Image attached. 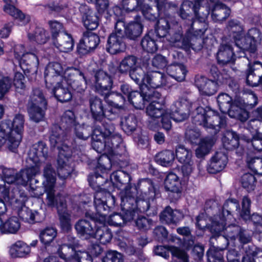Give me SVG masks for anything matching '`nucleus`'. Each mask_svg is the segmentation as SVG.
<instances>
[{
	"instance_id": "obj_53",
	"label": "nucleus",
	"mask_w": 262,
	"mask_h": 262,
	"mask_svg": "<svg viewBox=\"0 0 262 262\" xmlns=\"http://www.w3.org/2000/svg\"><path fill=\"white\" fill-rule=\"evenodd\" d=\"M148 72L146 68L141 66L139 64L136 68H134L128 74L130 78L137 84H139V86L141 84H144L149 88L145 82V79H146Z\"/></svg>"
},
{
	"instance_id": "obj_31",
	"label": "nucleus",
	"mask_w": 262,
	"mask_h": 262,
	"mask_svg": "<svg viewBox=\"0 0 262 262\" xmlns=\"http://www.w3.org/2000/svg\"><path fill=\"white\" fill-rule=\"evenodd\" d=\"M155 3L156 12L154 11L152 6H150L149 9L145 10V13L144 12H141L144 18L152 21H158L161 18H163L169 21L168 18L170 16V14L168 13L167 8V3L166 0H155Z\"/></svg>"
},
{
	"instance_id": "obj_10",
	"label": "nucleus",
	"mask_w": 262,
	"mask_h": 262,
	"mask_svg": "<svg viewBox=\"0 0 262 262\" xmlns=\"http://www.w3.org/2000/svg\"><path fill=\"white\" fill-rule=\"evenodd\" d=\"M249 97L253 100L252 103L246 102L245 99L240 96H234L230 111L227 112L231 118L241 122H245L249 119V110H252L258 103V98L253 93L249 94Z\"/></svg>"
},
{
	"instance_id": "obj_18",
	"label": "nucleus",
	"mask_w": 262,
	"mask_h": 262,
	"mask_svg": "<svg viewBox=\"0 0 262 262\" xmlns=\"http://www.w3.org/2000/svg\"><path fill=\"white\" fill-rule=\"evenodd\" d=\"M101 127L103 130V139L106 140L107 146V155L113 157L121 156L119 152V148L122 144L123 139L121 135L114 134V126L111 122L101 123Z\"/></svg>"
},
{
	"instance_id": "obj_35",
	"label": "nucleus",
	"mask_w": 262,
	"mask_h": 262,
	"mask_svg": "<svg viewBox=\"0 0 262 262\" xmlns=\"http://www.w3.org/2000/svg\"><path fill=\"white\" fill-rule=\"evenodd\" d=\"M185 217L183 211L180 209L173 210L169 205L166 206L159 214L160 222L168 225H177Z\"/></svg>"
},
{
	"instance_id": "obj_15",
	"label": "nucleus",
	"mask_w": 262,
	"mask_h": 262,
	"mask_svg": "<svg viewBox=\"0 0 262 262\" xmlns=\"http://www.w3.org/2000/svg\"><path fill=\"white\" fill-rule=\"evenodd\" d=\"M102 220L94 213H85V218L79 219L74 227L77 235L81 238L88 239L93 238L98 224H101Z\"/></svg>"
},
{
	"instance_id": "obj_11",
	"label": "nucleus",
	"mask_w": 262,
	"mask_h": 262,
	"mask_svg": "<svg viewBox=\"0 0 262 262\" xmlns=\"http://www.w3.org/2000/svg\"><path fill=\"white\" fill-rule=\"evenodd\" d=\"M234 43L241 51L244 55H241L240 57H245V51H249L254 53L257 50V46L260 42L262 39V33L260 30L253 27L249 29L247 33L241 36L239 32L234 36Z\"/></svg>"
},
{
	"instance_id": "obj_46",
	"label": "nucleus",
	"mask_w": 262,
	"mask_h": 262,
	"mask_svg": "<svg viewBox=\"0 0 262 262\" xmlns=\"http://www.w3.org/2000/svg\"><path fill=\"white\" fill-rule=\"evenodd\" d=\"M138 123V117L134 113L128 114L120 119L122 129L127 135H132L137 129Z\"/></svg>"
},
{
	"instance_id": "obj_32",
	"label": "nucleus",
	"mask_w": 262,
	"mask_h": 262,
	"mask_svg": "<svg viewBox=\"0 0 262 262\" xmlns=\"http://www.w3.org/2000/svg\"><path fill=\"white\" fill-rule=\"evenodd\" d=\"M96 92L101 96L108 93L112 89L113 79L111 76L102 70H97L95 74Z\"/></svg>"
},
{
	"instance_id": "obj_1",
	"label": "nucleus",
	"mask_w": 262,
	"mask_h": 262,
	"mask_svg": "<svg viewBox=\"0 0 262 262\" xmlns=\"http://www.w3.org/2000/svg\"><path fill=\"white\" fill-rule=\"evenodd\" d=\"M108 162L106 157H101L98 166L88 177L89 186L94 191V206L97 214L101 216H107L116 203L115 196L106 188L102 187L108 181L105 172L106 163Z\"/></svg>"
},
{
	"instance_id": "obj_64",
	"label": "nucleus",
	"mask_w": 262,
	"mask_h": 262,
	"mask_svg": "<svg viewBox=\"0 0 262 262\" xmlns=\"http://www.w3.org/2000/svg\"><path fill=\"white\" fill-rule=\"evenodd\" d=\"M102 262H124L123 255L116 250H108L102 258Z\"/></svg>"
},
{
	"instance_id": "obj_28",
	"label": "nucleus",
	"mask_w": 262,
	"mask_h": 262,
	"mask_svg": "<svg viewBox=\"0 0 262 262\" xmlns=\"http://www.w3.org/2000/svg\"><path fill=\"white\" fill-rule=\"evenodd\" d=\"M124 28L123 35L128 40L136 41L138 40L143 32L144 25L141 16L137 15L134 20L125 24L123 21V25H119Z\"/></svg>"
},
{
	"instance_id": "obj_39",
	"label": "nucleus",
	"mask_w": 262,
	"mask_h": 262,
	"mask_svg": "<svg viewBox=\"0 0 262 262\" xmlns=\"http://www.w3.org/2000/svg\"><path fill=\"white\" fill-rule=\"evenodd\" d=\"M13 1L15 3V0ZM14 4L8 3L6 4L4 7V11L12 16L19 25L24 26L27 25L30 21V16L15 8L13 6Z\"/></svg>"
},
{
	"instance_id": "obj_56",
	"label": "nucleus",
	"mask_w": 262,
	"mask_h": 262,
	"mask_svg": "<svg viewBox=\"0 0 262 262\" xmlns=\"http://www.w3.org/2000/svg\"><path fill=\"white\" fill-rule=\"evenodd\" d=\"M213 144V141L211 139L201 140L195 149L196 157L199 159H204L205 156L210 152Z\"/></svg>"
},
{
	"instance_id": "obj_21",
	"label": "nucleus",
	"mask_w": 262,
	"mask_h": 262,
	"mask_svg": "<svg viewBox=\"0 0 262 262\" xmlns=\"http://www.w3.org/2000/svg\"><path fill=\"white\" fill-rule=\"evenodd\" d=\"M223 231L227 241L237 239L241 245L244 246L251 243L252 241V235L250 232L238 225L231 224L225 227Z\"/></svg>"
},
{
	"instance_id": "obj_14",
	"label": "nucleus",
	"mask_w": 262,
	"mask_h": 262,
	"mask_svg": "<svg viewBox=\"0 0 262 262\" xmlns=\"http://www.w3.org/2000/svg\"><path fill=\"white\" fill-rule=\"evenodd\" d=\"M119 25H123V21L118 20L115 23L114 30L107 37L105 49L111 55L123 52L126 48V39L123 35V30Z\"/></svg>"
},
{
	"instance_id": "obj_47",
	"label": "nucleus",
	"mask_w": 262,
	"mask_h": 262,
	"mask_svg": "<svg viewBox=\"0 0 262 262\" xmlns=\"http://www.w3.org/2000/svg\"><path fill=\"white\" fill-rule=\"evenodd\" d=\"M112 237L113 233L111 230L102 220V224H98L93 238L97 239L101 244L106 245L111 242Z\"/></svg>"
},
{
	"instance_id": "obj_9",
	"label": "nucleus",
	"mask_w": 262,
	"mask_h": 262,
	"mask_svg": "<svg viewBox=\"0 0 262 262\" xmlns=\"http://www.w3.org/2000/svg\"><path fill=\"white\" fill-rule=\"evenodd\" d=\"M170 27L169 22L166 19H159L155 24V29L148 31L141 39L140 45L142 50L148 53H156L158 49V38L165 37Z\"/></svg>"
},
{
	"instance_id": "obj_59",
	"label": "nucleus",
	"mask_w": 262,
	"mask_h": 262,
	"mask_svg": "<svg viewBox=\"0 0 262 262\" xmlns=\"http://www.w3.org/2000/svg\"><path fill=\"white\" fill-rule=\"evenodd\" d=\"M174 155L175 158L180 163L192 160V151L190 149L186 148L183 145H179L177 146Z\"/></svg>"
},
{
	"instance_id": "obj_2",
	"label": "nucleus",
	"mask_w": 262,
	"mask_h": 262,
	"mask_svg": "<svg viewBox=\"0 0 262 262\" xmlns=\"http://www.w3.org/2000/svg\"><path fill=\"white\" fill-rule=\"evenodd\" d=\"M234 98L226 93H220L216 101L220 111L212 109L210 106L205 107L198 106L196 108L192 116V122L195 125H202L204 127L213 130V134H217L221 128L227 126V117L226 114L230 111V106Z\"/></svg>"
},
{
	"instance_id": "obj_34",
	"label": "nucleus",
	"mask_w": 262,
	"mask_h": 262,
	"mask_svg": "<svg viewBox=\"0 0 262 262\" xmlns=\"http://www.w3.org/2000/svg\"><path fill=\"white\" fill-rule=\"evenodd\" d=\"M62 68L57 62L50 63L46 67L45 71V80L47 88H51L53 84H59L63 79L61 74Z\"/></svg>"
},
{
	"instance_id": "obj_62",
	"label": "nucleus",
	"mask_w": 262,
	"mask_h": 262,
	"mask_svg": "<svg viewBox=\"0 0 262 262\" xmlns=\"http://www.w3.org/2000/svg\"><path fill=\"white\" fill-rule=\"evenodd\" d=\"M108 105L116 104H125V99L122 98L120 92L110 90L108 93L102 96Z\"/></svg>"
},
{
	"instance_id": "obj_36",
	"label": "nucleus",
	"mask_w": 262,
	"mask_h": 262,
	"mask_svg": "<svg viewBox=\"0 0 262 262\" xmlns=\"http://www.w3.org/2000/svg\"><path fill=\"white\" fill-rule=\"evenodd\" d=\"M211 14L212 20L215 23H222L230 16L231 9L223 3H217L211 5L207 11Z\"/></svg>"
},
{
	"instance_id": "obj_38",
	"label": "nucleus",
	"mask_w": 262,
	"mask_h": 262,
	"mask_svg": "<svg viewBox=\"0 0 262 262\" xmlns=\"http://www.w3.org/2000/svg\"><path fill=\"white\" fill-rule=\"evenodd\" d=\"M227 160V157L225 154L216 152L208 164V172L210 173L216 174L221 171L226 166Z\"/></svg>"
},
{
	"instance_id": "obj_5",
	"label": "nucleus",
	"mask_w": 262,
	"mask_h": 262,
	"mask_svg": "<svg viewBox=\"0 0 262 262\" xmlns=\"http://www.w3.org/2000/svg\"><path fill=\"white\" fill-rule=\"evenodd\" d=\"M24 121V116L18 114L13 121L5 120L0 124V147L6 144L10 151H16L22 138Z\"/></svg>"
},
{
	"instance_id": "obj_20",
	"label": "nucleus",
	"mask_w": 262,
	"mask_h": 262,
	"mask_svg": "<svg viewBox=\"0 0 262 262\" xmlns=\"http://www.w3.org/2000/svg\"><path fill=\"white\" fill-rule=\"evenodd\" d=\"M234 42L231 40L227 41L223 39L216 55L217 62L219 65L225 66L235 64L237 56L234 51Z\"/></svg>"
},
{
	"instance_id": "obj_22",
	"label": "nucleus",
	"mask_w": 262,
	"mask_h": 262,
	"mask_svg": "<svg viewBox=\"0 0 262 262\" xmlns=\"http://www.w3.org/2000/svg\"><path fill=\"white\" fill-rule=\"evenodd\" d=\"M100 42V37L98 34L92 31H84L77 45L76 52L80 56L87 55L93 51Z\"/></svg>"
},
{
	"instance_id": "obj_37",
	"label": "nucleus",
	"mask_w": 262,
	"mask_h": 262,
	"mask_svg": "<svg viewBox=\"0 0 262 262\" xmlns=\"http://www.w3.org/2000/svg\"><path fill=\"white\" fill-rule=\"evenodd\" d=\"M76 110H67V141L68 139V133L69 131L74 129V133L76 136L82 140H86L88 136H84L82 130H84L83 128L80 126L79 123L76 120V117L75 114V111Z\"/></svg>"
},
{
	"instance_id": "obj_50",
	"label": "nucleus",
	"mask_w": 262,
	"mask_h": 262,
	"mask_svg": "<svg viewBox=\"0 0 262 262\" xmlns=\"http://www.w3.org/2000/svg\"><path fill=\"white\" fill-rule=\"evenodd\" d=\"M154 159L157 164L164 167H169L172 164L175 155L173 150L166 149L157 154Z\"/></svg>"
},
{
	"instance_id": "obj_4",
	"label": "nucleus",
	"mask_w": 262,
	"mask_h": 262,
	"mask_svg": "<svg viewBox=\"0 0 262 262\" xmlns=\"http://www.w3.org/2000/svg\"><path fill=\"white\" fill-rule=\"evenodd\" d=\"M145 100H144L143 107L137 108L143 110L147 103L149 104L146 107V113L152 120L156 128H163L169 131L172 127L170 115L167 113L165 101L162 97L160 93L152 89L147 91Z\"/></svg>"
},
{
	"instance_id": "obj_54",
	"label": "nucleus",
	"mask_w": 262,
	"mask_h": 262,
	"mask_svg": "<svg viewBox=\"0 0 262 262\" xmlns=\"http://www.w3.org/2000/svg\"><path fill=\"white\" fill-rule=\"evenodd\" d=\"M221 210V206L218 202L214 199H209L206 201L204 205V211L206 214L209 216L211 221L210 224H208L205 227L208 229V226L212 225L213 218L220 213Z\"/></svg>"
},
{
	"instance_id": "obj_41",
	"label": "nucleus",
	"mask_w": 262,
	"mask_h": 262,
	"mask_svg": "<svg viewBox=\"0 0 262 262\" xmlns=\"http://www.w3.org/2000/svg\"><path fill=\"white\" fill-rule=\"evenodd\" d=\"M239 135L232 130H226L223 135L222 142L223 147L227 150H233L239 145Z\"/></svg>"
},
{
	"instance_id": "obj_8",
	"label": "nucleus",
	"mask_w": 262,
	"mask_h": 262,
	"mask_svg": "<svg viewBox=\"0 0 262 262\" xmlns=\"http://www.w3.org/2000/svg\"><path fill=\"white\" fill-rule=\"evenodd\" d=\"M241 209L239 201L236 199H227L221 206L220 213L213 217L212 225L208 226V230L211 234V237L220 236L227 226V219L230 216H232V213L237 210H238L239 213Z\"/></svg>"
},
{
	"instance_id": "obj_16",
	"label": "nucleus",
	"mask_w": 262,
	"mask_h": 262,
	"mask_svg": "<svg viewBox=\"0 0 262 262\" xmlns=\"http://www.w3.org/2000/svg\"><path fill=\"white\" fill-rule=\"evenodd\" d=\"M251 200L248 195L243 196L238 219L247 225H252L256 231L260 232V229H262V215L257 212L251 213Z\"/></svg>"
},
{
	"instance_id": "obj_30",
	"label": "nucleus",
	"mask_w": 262,
	"mask_h": 262,
	"mask_svg": "<svg viewBox=\"0 0 262 262\" xmlns=\"http://www.w3.org/2000/svg\"><path fill=\"white\" fill-rule=\"evenodd\" d=\"M81 150L76 145L69 146L67 144V179L75 178L77 175L75 167L81 161Z\"/></svg>"
},
{
	"instance_id": "obj_3",
	"label": "nucleus",
	"mask_w": 262,
	"mask_h": 262,
	"mask_svg": "<svg viewBox=\"0 0 262 262\" xmlns=\"http://www.w3.org/2000/svg\"><path fill=\"white\" fill-rule=\"evenodd\" d=\"M189 2H183L179 9L177 11V14L182 19L188 21L190 25L186 30L184 35L182 33H176L173 35V42L176 47L182 49L186 51L192 48L191 41L198 38H201L205 33L208 28V24L205 22L199 20L198 22L200 28L194 29L193 25L195 21L194 16L191 14V9Z\"/></svg>"
},
{
	"instance_id": "obj_33",
	"label": "nucleus",
	"mask_w": 262,
	"mask_h": 262,
	"mask_svg": "<svg viewBox=\"0 0 262 262\" xmlns=\"http://www.w3.org/2000/svg\"><path fill=\"white\" fill-rule=\"evenodd\" d=\"M107 179H108V173L107 171L105 172ZM109 179L108 181L105 184L109 183L112 184L114 187L117 188L119 190H124V194H125V189L128 185H133L130 183L132 180V177L130 174L122 170H117L112 172L109 176Z\"/></svg>"
},
{
	"instance_id": "obj_51",
	"label": "nucleus",
	"mask_w": 262,
	"mask_h": 262,
	"mask_svg": "<svg viewBox=\"0 0 262 262\" xmlns=\"http://www.w3.org/2000/svg\"><path fill=\"white\" fill-rule=\"evenodd\" d=\"M19 228L20 223L17 217H10L5 222L0 218V233H15Z\"/></svg>"
},
{
	"instance_id": "obj_12",
	"label": "nucleus",
	"mask_w": 262,
	"mask_h": 262,
	"mask_svg": "<svg viewBox=\"0 0 262 262\" xmlns=\"http://www.w3.org/2000/svg\"><path fill=\"white\" fill-rule=\"evenodd\" d=\"M221 73L215 64L211 66L209 70V76L212 79H209L201 76L195 79V84L203 95L210 96L215 94L218 88L221 86L218 79H221Z\"/></svg>"
},
{
	"instance_id": "obj_60",
	"label": "nucleus",
	"mask_w": 262,
	"mask_h": 262,
	"mask_svg": "<svg viewBox=\"0 0 262 262\" xmlns=\"http://www.w3.org/2000/svg\"><path fill=\"white\" fill-rule=\"evenodd\" d=\"M88 3L95 5L97 13L102 16L103 15L110 14V2L109 0H86Z\"/></svg>"
},
{
	"instance_id": "obj_43",
	"label": "nucleus",
	"mask_w": 262,
	"mask_h": 262,
	"mask_svg": "<svg viewBox=\"0 0 262 262\" xmlns=\"http://www.w3.org/2000/svg\"><path fill=\"white\" fill-rule=\"evenodd\" d=\"M145 82L149 89L156 90L157 88L166 85L167 77L163 73L152 71L151 72H148L146 79H145Z\"/></svg>"
},
{
	"instance_id": "obj_27",
	"label": "nucleus",
	"mask_w": 262,
	"mask_h": 262,
	"mask_svg": "<svg viewBox=\"0 0 262 262\" xmlns=\"http://www.w3.org/2000/svg\"><path fill=\"white\" fill-rule=\"evenodd\" d=\"M89 105L90 113L94 122L96 123H101L106 122L103 121L106 118V112L107 104L104 99H100L97 96H92L89 99Z\"/></svg>"
},
{
	"instance_id": "obj_55",
	"label": "nucleus",
	"mask_w": 262,
	"mask_h": 262,
	"mask_svg": "<svg viewBox=\"0 0 262 262\" xmlns=\"http://www.w3.org/2000/svg\"><path fill=\"white\" fill-rule=\"evenodd\" d=\"M245 255H244L241 262H254L255 257L262 254V248H259L252 244L248 245L245 248ZM232 262H241L239 260H233Z\"/></svg>"
},
{
	"instance_id": "obj_7",
	"label": "nucleus",
	"mask_w": 262,
	"mask_h": 262,
	"mask_svg": "<svg viewBox=\"0 0 262 262\" xmlns=\"http://www.w3.org/2000/svg\"><path fill=\"white\" fill-rule=\"evenodd\" d=\"M131 188L125 189V194L122 195L121 200L124 203V209L129 210V219L135 217L138 212H146L150 207V202H154L156 199H152L151 195H148L146 192L138 196V193L130 191Z\"/></svg>"
},
{
	"instance_id": "obj_45",
	"label": "nucleus",
	"mask_w": 262,
	"mask_h": 262,
	"mask_svg": "<svg viewBox=\"0 0 262 262\" xmlns=\"http://www.w3.org/2000/svg\"><path fill=\"white\" fill-rule=\"evenodd\" d=\"M124 203L121 200V213L114 212L109 215L107 223L110 226L114 227H120L121 225L127 222L133 221V219H129L127 215H129V210L124 209Z\"/></svg>"
},
{
	"instance_id": "obj_63",
	"label": "nucleus",
	"mask_w": 262,
	"mask_h": 262,
	"mask_svg": "<svg viewBox=\"0 0 262 262\" xmlns=\"http://www.w3.org/2000/svg\"><path fill=\"white\" fill-rule=\"evenodd\" d=\"M170 251L172 256V261L189 262L188 254L185 250L179 247L171 246Z\"/></svg>"
},
{
	"instance_id": "obj_42",
	"label": "nucleus",
	"mask_w": 262,
	"mask_h": 262,
	"mask_svg": "<svg viewBox=\"0 0 262 262\" xmlns=\"http://www.w3.org/2000/svg\"><path fill=\"white\" fill-rule=\"evenodd\" d=\"M154 237L156 241L162 244L175 243L180 238L176 235L169 234L168 230L163 226H158L154 230Z\"/></svg>"
},
{
	"instance_id": "obj_49",
	"label": "nucleus",
	"mask_w": 262,
	"mask_h": 262,
	"mask_svg": "<svg viewBox=\"0 0 262 262\" xmlns=\"http://www.w3.org/2000/svg\"><path fill=\"white\" fill-rule=\"evenodd\" d=\"M100 16L92 9L86 10L82 16V20L86 31L95 30L99 26Z\"/></svg>"
},
{
	"instance_id": "obj_29",
	"label": "nucleus",
	"mask_w": 262,
	"mask_h": 262,
	"mask_svg": "<svg viewBox=\"0 0 262 262\" xmlns=\"http://www.w3.org/2000/svg\"><path fill=\"white\" fill-rule=\"evenodd\" d=\"M131 188L130 191L135 193L141 192V194H144L143 191L147 189L146 192L148 195H151L152 199H157L161 196L160 190L155 185L153 181L149 178H142L138 180L137 183L133 184V185H129L127 186Z\"/></svg>"
},
{
	"instance_id": "obj_48",
	"label": "nucleus",
	"mask_w": 262,
	"mask_h": 262,
	"mask_svg": "<svg viewBox=\"0 0 262 262\" xmlns=\"http://www.w3.org/2000/svg\"><path fill=\"white\" fill-rule=\"evenodd\" d=\"M138 58L133 55H127L125 56L120 62L117 69L119 72L122 74H127L134 68H136L138 63Z\"/></svg>"
},
{
	"instance_id": "obj_13",
	"label": "nucleus",
	"mask_w": 262,
	"mask_h": 262,
	"mask_svg": "<svg viewBox=\"0 0 262 262\" xmlns=\"http://www.w3.org/2000/svg\"><path fill=\"white\" fill-rule=\"evenodd\" d=\"M149 88L145 84H141L139 90L133 89L132 86L127 83H123L120 86V93L123 98L125 99V102H128L135 108H141L143 106L144 100L147 95V91Z\"/></svg>"
},
{
	"instance_id": "obj_25",
	"label": "nucleus",
	"mask_w": 262,
	"mask_h": 262,
	"mask_svg": "<svg viewBox=\"0 0 262 262\" xmlns=\"http://www.w3.org/2000/svg\"><path fill=\"white\" fill-rule=\"evenodd\" d=\"M80 86L78 80L72 78L70 73L68 74L67 76V95H69V97L67 98V103L72 105L70 110H76V107L82 103Z\"/></svg>"
},
{
	"instance_id": "obj_61",
	"label": "nucleus",
	"mask_w": 262,
	"mask_h": 262,
	"mask_svg": "<svg viewBox=\"0 0 262 262\" xmlns=\"http://www.w3.org/2000/svg\"><path fill=\"white\" fill-rule=\"evenodd\" d=\"M244 137V139L251 145L255 151H262V133L257 131L251 138L246 136Z\"/></svg>"
},
{
	"instance_id": "obj_52",
	"label": "nucleus",
	"mask_w": 262,
	"mask_h": 262,
	"mask_svg": "<svg viewBox=\"0 0 262 262\" xmlns=\"http://www.w3.org/2000/svg\"><path fill=\"white\" fill-rule=\"evenodd\" d=\"M30 252V248L25 243L17 241L13 244L9 249V254L12 258L23 257Z\"/></svg>"
},
{
	"instance_id": "obj_17",
	"label": "nucleus",
	"mask_w": 262,
	"mask_h": 262,
	"mask_svg": "<svg viewBox=\"0 0 262 262\" xmlns=\"http://www.w3.org/2000/svg\"><path fill=\"white\" fill-rule=\"evenodd\" d=\"M46 104V101L41 91L38 89L34 90L28 103V112L30 119L35 122L42 120Z\"/></svg>"
},
{
	"instance_id": "obj_40",
	"label": "nucleus",
	"mask_w": 262,
	"mask_h": 262,
	"mask_svg": "<svg viewBox=\"0 0 262 262\" xmlns=\"http://www.w3.org/2000/svg\"><path fill=\"white\" fill-rule=\"evenodd\" d=\"M166 72L169 76L179 82L185 79L188 72L186 67L182 63L173 62L168 65L166 69Z\"/></svg>"
},
{
	"instance_id": "obj_26",
	"label": "nucleus",
	"mask_w": 262,
	"mask_h": 262,
	"mask_svg": "<svg viewBox=\"0 0 262 262\" xmlns=\"http://www.w3.org/2000/svg\"><path fill=\"white\" fill-rule=\"evenodd\" d=\"M164 187L171 201H178L182 194L183 187L180 178L174 173L170 172L164 180Z\"/></svg>"
},
{
	"instance_id": "obj_44",
	"label": "nucleus",
	"mask_w": 262,
	"mask_h": 262,
	"mask_svg": "<svg viewBox=\"0 0 262 262\" xmlns=\"http://www.w3.org/2000/svg\"><path fill=\"white\" fill-rule=\"evenodd\" d=\"M221 79H218V80L221 86H228L229 90L235 94V96H238L241 90L237 80L234 77H231L228 73V71L225 69L221 70Z\"/></svg>"
},
{
	"instance_id": "obj_24",
	"label": "nucleus",
	"mask_w": 262,
	"mask_h": 262,
	"mask_svg": "<svg viewBox=\"0 0 262 262\" xmlns=\"http://www.w3.org/2000/svg\"><path fill=\"white\" fill-rule=\"evenodd\" d=\"M192 103L187 99L181 98L175 101L170 107V117L175 122H182L188 118Z\"/></svg>"
},
{
	"instance_id": "obj_19",
	"label": "nucleus",
	"mask_w": 262,
	"mask_h": 262,
	"mask_svg": "<svg viewBox=\"0 0 262 262\" xmlns=\"http://www.w3.org/2000/svg\"><path fill=\"white\" fill-rule=\"evenodd\" d=\"M67 248L71 251L67 257V262H93V258L90 252L80 250L79 240L74 236H67Z\"/></svg>"
},
{
	"instance_id": "obj_23",
	"label": "nucleus",
	"mask_w": 262,
	"mask_h": 262,
	"mask_svg": "<svg viewBox=\"0 0 262 262\" xmlns=\"http://www.w3.org/2000/svg\"><path fill=\"white\" fill-rule=\"evenodd\" d=\"M101 127V125H96L94 128L93 129L92 134V146L93 148L98 153L102 154L97 161V164L94 167L98 166V160L102 156L106 157L108 160L109 162L106 163V170L108 169V166L111 167V159L107 155V146L106 145V140L103 139V130Z\"/></svg>"
},
{
	"instance_id": "obj_58",
	"label": "nucleus",
	"mask_w": 262,
	"mask_h": 262,
	"mask_svg": "<svg viewBox=\"0 0 262 262\" xmlns=\"http://www.w3.org/2000/svg\"><path fill=\"white\" fill-rule=\"evenodd\" d=\"M256 174L247 172L244 173L241 179L242 186L248 192L254 190L256 187L257 179L255 177Z\"/></svg>"
},
{
	"instance_id": "obj_6",
	"label": "nucleus",
	"mask_w": 262,
	"mask_h": 262,
	"mask_svg": "<svg viewBox=\"0 0 262 262\" xmlns=\"http://www.w3.org/2000/svg\"><path fill=\"white\" fill-rule=\"evenodd\" d=\"M45 180L43 182L45 191L47 194V199L50 205H56L61 226L64 228L66 226V207L64 197L60 195H54V187L55 183V172L50 164H47L43 170Z\"/></svg>"
},
{
	"instance_id": "obj_57",
	"label": "nucleus",
	"mask_w": 262,
	"mask_h": 262,
	"mask_svg": "<svg viewBox=\"0 0 262 262\" xmlns=\"http://www.w3.org/2000/svg\"><path fill=\"white\" fill-rule=\"evenodd\" d=\"M124 105L121 104H116L113 105H108L107 106L106 118L109 120L108 122H111V120H114L123 117L122 115L124 111Z\"/></svg>"
}]
</instances>
